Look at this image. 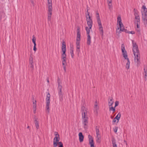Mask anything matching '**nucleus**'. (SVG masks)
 Masks as SVG:
<instances>
[{"label":"nucleus","mask_w":147,"mask_h":147,"mask_svg":"<svg viewBox=\"0 0 147 147\" xmlns=\"http://www.w3.org/2000/svg\"><path fill=\"white\" fill-rule=\"evenodd\" d=\"M81 112L82 119V123L84 125V128H86L88 123V110L84 106H82L81 107Z\"/></svg>","instance_id":"1"},{"label":"nucleus","mask_w":147,"mask_h":147,"mask_svg":"<svg viewBox=\"0 0 147 147\" xmlns=\"http://www.w3.org/2000/svg\"><path fill=\"white\" fill-rule=\"evenodd\" d=\"M133 45V51L135 57L134 60L135 62H137L138 64L140 63V54L138 46L136 43L134 41L132 40Z\"/></svg>","instance_id":"2"},{"label":"nucleus","mask_w":147,"mask_h":147,"mask_svg":"<svg viewBox=\"0 0 147 147\" xmlns=\"http://www.w3.org/2000/svg\"><path fill=\"white\" fill-rule=\"evenodd\" d=\"M141 12L144 22L145 25H147V8L145 5L142 6Z\"/></svg>","instance_id":"3"},{"label":"nucleus","mask_w":147,"mask_h":147,"mask_svg":"<svg viewBox=\"0 0 147 147\" xmlns=\"http://www.w3.org/2000/svg\"><path fill=\"white\" fill-rule=\"evenodd\" d=\"M47 5L48 10V20L50 21L51 20V16L52 13V7L51 0H47Z\"/></svg>","instance_id":"4"},{"label":"nucleus","mask_w":147,"mask_h":147,"mask_svg":"<svg viewBox=\"0 0 147 147\" xmlns=\"http://www.w3.org/2000/svg\"><path fill=\"white\" fill-rule=\"evenodd\" d=\"M96 18L97 20V22L98 26H99V31L100 32L101 35H103V28L102 27V24L100 18L99 14L98 12H96Z\"/></svg>","instance_id":"5"},{"label":"nucleus","mask_w":147,"mask_h":147,"mask_svg":"<svg viewBox=\"0 0 147 147\" xmlns=\"http://www.w3.org/2000/svg\"><path fill=\"white\" fill-rule=\"evenodd\" d=\"M87 14L86 15V21L88 25V29L90 30L91 29L92 25V21L90 16L89 12H87Z\"/></svg>","instance_id":"6"},{"label":"nucleus","mask_w":147,"mask_h":147,"mask_svg":"<svg viewBox=\"0 0 147 147\" xmlns=\"http://www.w3.org/2000/svg\"><path fill=\"white\" fill-rule=\"evenodd\" d=\"M51 95L49 92H48L47 94L46 98V109L48 113H49L50 109L49 106L50 104V97Z\"/></svg>","instance_id":"7"},{"label":"nucleus","mask_w":147,"mask_h":147,"mask_svg":"<svg viewBox=\"0 0 147 147\" xmlns=\"http://www.w3.org/2000/svg\"><path fill=\"white\" fill-rule=\"evenodd\" d=\"M66 50L65 42L64 41H63L62 42L61 47V51L63 52L61 55L62 58H66V55L65 54Z\"/></svg>","instance_id":"8"},{"label":"nucleus","mask_w":147,"mask_h":147,"mask_svg":"<svg viewBox=\"0 0 147 147\" xmlns=\"http://www.w3.org/2000/svg\"><path fill=\"white\" fill-rule=\"evenodd\" d=\"M96 142L97 143H100V142L101 136L99 133V128L97 126L96 127Z\"/></svg>","instance_id":"9"},{"label":"nucleus","mask_w":147,"mask_h":147,"mask_svg":"<svg viewBox=\"0 0 147 147\" xmlns=\"http://www.w3.org/2000/svg\"><path fill=\"white\" fill-rule=\"evenodd\" d=\"M85 29L86 31L87 37V45H90L91 44V38L90 35V30L88 29V27L87 26L86 27Z\"/></svg>","instance_id":"10"},{"label":"nucleus","mask_w":147,"mask_h":147,"mask_svg":"<svg viewBox=\"0 0 147 147\" xmlns=\"http://www.w3.org/2000/svg\"><path fill=\"white\" fill-rule=\"evenodd\" d=\"M121 49L124 57L127 60H129V58L127 57V52L125 50V47L123 44H122L121 45Z\"/></svg>","instance_id":"11"},{"label":"nucleus","mask_w":147,"mask_h":147,"mask_svg":"<svg viewBox=\"0 0 147 147\" xmlns=\"http://www.w3.org/2000/svg\"><path fill=\"white\" fill-rule=\"evenodd\" d=\"M126 30H125L124 26H119V27H118L116 29V34L117 35L119 36L121 32H126Z\"/></svg>","instance_id":"12"},{"label":"nucleus","mask_w":147,"mask_h":147,"mask_svg":"<svg viewBox=\"0 0 147 147\" xmlns=\"http://www.w3.org/2000/svg\"><path fill=\"white\" fill-rule=\"evenodd\" d=\"M55 136L53 139V145L54 147H56L57 146L58 144H59L60 138L59 136Z\"/></svg>","instance_id":"13"},{"label":"nucleus","mask_w":147,"mask_h":147,"mask_svg":"<svg viewBox=\"0 0 147 147\" xmlns=\"http://www.w3.org/2000/svg\"><path fill=\"white\" fill-rule=\"evenodd\" d=\"M58 85L57 90L58 91L59 95L60 97H62V93L61 91L62 87V86L60 84L59 82H58Z\"/></svg>","instance_id":"14"},{"label":"nucleus","mask_w":147,"mask_h":147,"mask_svg":"<svg viewBox=\"0 0 147 147\" xmlns=\"http://www.w3.org/2000/svg\"><path fill=\"white\" fill-rule=\"evenodd\" d=\"M89 139V143L90 146V147H95L94 145V142L93 138L90 135H88Z\"/></svg>","instance_id":"15"},{"label":"nucleus","mask_w":147,"mask_h":147,"mask_svg":"<svg viewBox=\"0 0 147 147\" xmlns=\"http://www.w3.org/2000/svg\"><path fill=\"white\" fill-rule=\"evenodd\" d=\"M114 103L113 98L112 97L109 98L108 99V105L109 107L112 106Z\"/></svg>","instance_id":"16"},{"label":"nucleus","mask_w":147,"mask_h":147,"mask_svg":"<svg viewBox=\"0 0 147 147\" xmlns=\"http://www.w3.org/2000/svg\"><path fill=\"white\" fill-rule=\"evenodd\" d=\"M34 123H35L36 128L37 129H38L39 128V125L38 122V119L34 117Z\"/></svg>","instance_id":"17"},{"label":"nucleus","mask_w":147,"mask_h":147,"mask_svg":"<svg viewBox=\"0 0 147 147\" xmlns=\"http://www.w3.org/2000/svg\"><path fill=\"white\" fill-rule=\"evenodd\" d=\"M98 103L96 101L95 102L94 105V113L97 114L98 113Z\"/></svg>","instance_id":"18"},{"label":"nucleus","mask_w":147,"mask_h":147,"mask_svg":"<svg viewBox=\"0 0 147 147\" xmlns=\"http://www.w3.org/2000/svg\"><path fill=\"white\" fill-rule=\"evenodd\" d=\"M117 23L119 24V26H124L121 22V18L120 16H118L117 17Z\"/></svg>","instance_id":"19"},{"label":"nucleus","mask_w":147,"mask_h":147,"mask_svg":"<svg viewBox=\"0 0 147 147\" xmlns=\"http://www.w3.org/2000/svg\"><path fill=\"white\" fill-rule=\"evenodd\" d=\"M79 136V139L80 142H82L83 140L84 136L82 135V133L80 132L78 134Z\"/></svg>","instance_id":"20"},{"label":"nucleus","mask_w":147,"mask_h":147,"mask_svg":"<svg viewBox=\"0 0 147 147\" xmlns=\"http://www.w3.org/2000/svg\"><path fill=\"white\" fill-rule=\"evenodd\" d=\"M140 16L135 17L134 20L135 24H139L140 23Z\"/></svg>","instance_id":"21"},{"label":"nucleus","mask_w":147,"mask_h":147,"mask_svg":"<svg viewBox=\"0 0 147 147\" xmlns=\"http://www.w3.org/2000/svg\"><path fill=\"white\" fill-rule=\"evenodd\" d=\"M77 34L76 40H80V37L81 36L79 28H78L77 30Z\"/></svg>","instance_id":"22"},{"label":"nucleus","mask_w":147,"mask_h":147,"mask_svg":"<svg viewBox=\"0 0 147 147\" xmlns=\"http://www.w3.org/2000/svg\"><path fill=\"white\" fill-rule=\"evenodd\" d=\"M139 12L138 10L136 9H134V13L135 16V17L139 16Z\"/></svg>","instance_id":"23"},{"label":"nucleus","mask_w":147,"mask_h":147,"mask_svg":"<svg viewBox=\"0 0 147 147\" xmlns=\"http://www.w3.org/2000/svg\"><path fill=\"white\" fill-rule=\"evenodd\" d=\"M144 72L143 73L144 77L145 78V80H146V76H147V68L146 67H144Z\"/></svg>","instance_id":"24"},{"label":"nucleus","mask_w":147,"mask_h":147,"mask_svg":"<svg viewBox=\"0 0 147 147\" xmlns=\"http://www.w3.org/2000/svg\"><path fill=\"white\" fill-rule=\"evenodd\" d=\"M33 109L34 110V113H35V111L36 110V100H33Z\"/></svg>","instance_id":"25"},{"label":"nucleus","mask_w":147,"mask_h":147,"mask_svg":"<svg viewBox=\"0 0 147 147\" xmlns=\"http://www.w3.org/2000/svg\"><path fill=\"white\" fill-rule=\"evenodd\" d=\"M135 25L137 26V28H136V30L137 32H140V23L138 24H135Z\"/></svg>","instance_id":"26"},{"label":"nucleus","mask_w":147,"mask_h":147,"mask_svg":"<svg viewBox=\"0 0 147 147\" xmlns=\"http://www.w3.org/2000/svg\"><path fill=\"white\" fill-rule=\"evenodd\" d=\"M112 141L113 147H117L115 140L113 139L112 140Z\"/></svg>","instance_id":"27"},{"label":"nucleus","mask_w":147,"mask_h":147,"mask_svg":"<svg viewBox=\"0 0 147 147\" xmlns=\"http://www.w3.org/2000/svg\"><path fill=\"white\" fill-rule=\"evenodd\" d=\"M121 116V114L120 113H119L115 117L116 119H117V123H118L119 122V119H120V118Z\"/></svg>","instance_id":"28"},{"label":"nucleus","mask_w":147,"mask_h":147,"mask_svg":"<svg viewBox=\"0 0 147 147\" xmlns=\"http://www.w3.org/2000/svg\"><path fill=\"white\" fill-rule=\"evenodd\" d=\"M127 62L126 64L125 67L127 69H128L129 68L130 61L129 60H127Z\"/></svg>","instance_id":"29"},{"label":"nucleus","mask_w":147,"mask_h":147,"mask_svg":"<svg viewBox=\"0 0 147 147\" xmlns=\"http://www.w3.org/2000/svg\"><path fill=\"white\" fill-rule=\"evenodd\" d=\"M66 58H62V61L63 65H66Z\"/></svg>","instance_id":"30"},{"label":"nucleus","mask_w":147,"mask_h":147,"mask_svg":"<svg viewBox=\"0 0 147 147\" xmlns=\"http://www.w3.org/2000/svg\"><path fill=\"white\" fill-rule=\"evenodd\" d=\"M76 51L78 53L80 51V45H76Z\"/></svg>","instance_id":"31"},{"label":"nucleus","mask_w":147,"mask_h":147,"mask_svg":"<svg viewBox=\"0 0 147 147\" xmlns=\"http://www.w3.org/2000/svg\"><path fill=\"white\" fill-rule=\"evenodd\" d=\"M109 110L110 111H112L113 112L115 111V107H109Z\"/></svg>","instance_id":"32"},{"label":"nucleus","mask_w":147,"mask_h":147,"mask_svg":"<svg viewBox=\"0 0 147 147\" xmlns=\"http://www.w3.org/2000/svg\"><path fill=\"white\" fill-rule=\"evenodd\" d=\"M70 54H71V55L72 58H74V51L72 49H71L70 50Z\"/></svg>","instance_id":"33"},{"label":"nucleus","mask_w":147,"mask_h":147,"mask_svg":"<svg viewBox=\"0 0 147 147\" xmlns=\"http://www.w3.org/2000/svg\"><path fill=\"white\" fill-rule=\"evenodd\" d=\"M36 39L34 35L32 36V41L33 44L36 43Z\"/></svg>","instance_id":"34"},{"label":"nucleus","mask_w":147,"mask_h":147,"mask_svg":"<svg viewBox=\"0 0 147 147\" xmlns=\"http://www.w3.org/2000/svg\"><path fill=\"white\" fill-rule=\"evenodd\" d=\"M58 144L59 145V147H63V144L61 142H59Z\"/></svg>","instance_id":"35"},{"label":"nucleus","mask_w":147,"mask_h":147,"mask_svg":"<svg viewBox=\"0 0 147 147\" xmlns=\"http://www.w3.org/2000/svg\"><path fill=\"white\" fill-rule=\"evenodd\" d=\"M80 40H76V45H80Z\"/></svg>","instance_id":"36"},{"label":"nucleus","mask_w":147,"mask_h":147,"mask_svg":"<svg viewBox=\"0 0 147 147\" xmlns=\"http://www.w3.org/2000/svg\"><path fill=\"white\" fill-rule=\"evenodd\" d=\"M117 129H118V127H115V128L113 130H114V132L115 133H116L117 132Z\"/></svg>","instance_id":"37"},{"label":"nucleus","mask_w":147,"mask_h":147,"mask_svg":"<svg viewBox=\"0 0 147 147\" xmlns=\"http://www.w3.org/2000/svg\"><path fill=\"white\" fill-rule=\"evenodd\" d=\"M119 105V102L117 101H116L115 102V108L117 106Z\"/></svg>","instance_id":"38"},{"label":"nucleus","mask_w":147,"mask_h":147,"mask_svg":"<svg viewBox=\"0 0 147 147\" xmlns=\"http://www.w3.org/2000/svg\"><path fill=\"white\" fill-rule=\"evenodd\" d=\"M55 136H59V135L58 134V133L57 132H55Z\"/></svg>","instance_id":"39"},{"label":"nucleus","mask_w":147,"mask_h":147,"mask_svg":"<svg viewBox=\"0 0 147 147\" xmlns=\"http://www.w3.org/2000/svg\"><path fill=\"white\" fill-rule=\"evenodd\" d=\"M108 6H109V8L110 9H111V8H112V4H108Z\"/></svg>","instance_id":"40"},{"label":"nucleus","mask_w":147,"mask_h":147,"mask_svg":"<svg viewBox=\"0 0 147 147\" xmlns=\"http://www.w3.org/2000/svg\"><path fill=\"white\" fill-rule=\"evenodd\" d=\"M108 4H111L112 3V0H107Z\"/></svg>","instance_id":"41"},{"label":"nucleus","mask_w":147,"mask_h":147,"mask_svg":"<svg viewBox=\"0 0 147 147\" xmlns=\"http://www.w3.org/2000/svg\"><path fill=\"white\" fill-rule=\"evenodd\" d=\"M117 120V119H116L115 118L113 121V122L114 123H115V122H116Z\"/></svg>","instance_id":"42"},{"label":"nucleus","mask_w":147,"mask_h":147,"mask_svg":"<svg viewBox=\"0 0 147 147\" xmlns=\"http://www.w3.org/2000/svg\"><path fill=\"white\" fill-rule=\"evenodd\" d=\"M128 33H130V34H134L135 33V32L134 31H130V32H128Z\"/></svg>","instance_id":"43"},{"label":"nucleus","mask_w":147,"mask_h":147,"mask_svg":"<svg viewBox=\"0 0 147 147\" xmlns=\"http://www.w3.org/2000/svg\"><path fill=\"white\" fill-rule=\"evenodd\" d=\"M36 47H33V50L35 51H36Z\"/></svg>","instance_id":"44"},{"label":"nucleus","mask_w":147,"mask_h":147,"mask_svg":"<svg viewBox=\"0 0 147 147\" xmlns=\"http://www.w3.org/2000/svg\"><path fill=\"white\" fill-rule=\"evenodd\" d=\"M63 69L65 71H66V65H63Z\"/></svg>","instance_id":"45"},{"label":"nucleus","mask_w":147,"mask_h":147,"mask_svg":"<svg viewBox=\"0 0 147 147\" xmlns=\"http://www.w3.org/2000/svg\"><path fill=\"white\" fill-rule=\"evenodd\" d=\"M33 62L32 61L31 63V65H32L31 67H32V68H33L34 67V65L33 64Z\"/></svg>","instance_id":"46"},{"label":"nucleus","mask_w":147,"mask_h":147,"mask_svg":"<svg viewBox=\"0 0 147 147\" xmlns=\"http://www.w3.org/2000/svg\"><path fill=\"white\" fill-rule=\"evenodd\" d=\"M34 47H36V43H34Z\"/></svg>","instance_id":"47"},{"label":"nucleus","mask_w":147,"mask_h":147,"mask_svg":"<svg viewBox=\"0 0 147 147\" xmlns=\"http://www.w3.org/2000/svg\"><path fill=\"white\" fill-rule=\"evenodd\" d=\"M47 82L48 83H49V80L48 79H47Z\"/></svg>","instance_id":"48"},{"label":"nucleus","mask_w":147,"mask_h":147,"mask_svg":"<svg viewBox=\"0 0 147 147\" xmlns=\"http://www.w3.org/2000/svg\"><path fill=\"white\" fill-rule=\"evenodd\" d=\"M27 128L29 129L30 128L29 126H28Z\"/></svg>","instance_id":"49"},{"label":"nucleus","mask_w":147,"mask_h":147,"mask_svg":"<svg viewBox=\"0 0 147 147\" xmlns=\"http://www.w3.org/2000/svg\"><path fill=\"white\" fill-rule=\"evenodd\" d=\"M32 3L33 4V1H32Z\"/></svg>","instance_id":"50"}]
</instances>
